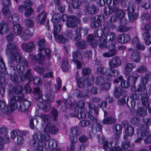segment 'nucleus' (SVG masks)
Segmentation results:
<instances>
[{
  "label": "nucleus",
  "instance_id": "nucleus-1",
  "mask_svg": "<svg viewBox=\"0 0 151 151\" xmlns=\"http://www.w3.org/2000/svg\"><path fill=\"white\" fill-rule=\"evenodd\" d=\"M33 137L35 140H40L37 142L34 140L32 142L34 148L36 149L37 151H43L46 144V141L50 139V135L48 134L44 135L39 131L34 134Z\"/></svg>",
  "mask_w": 151,
  "mask_h": 151
},
{
  "label": "nucleus",
  "instance_id": "nucleus-2",
  "mask_svg": "<svg viewBox=\"0 0 151 151\" xmlns=\"http://www.w3.org/2000/svg\"><path fill=\"white\" fill-rule=\"evenodd\" d=\"M7 47L6 52L9 57V63L12 64L15 61L18 62H19L22 58V55L20 53L18 47L13 42L9 43Z\"/></svg>",
  "mask_w": 151,
  "mask_h": 151
},
{
  "label": "nucleus",
  "instance_id": "nucleus-3",
  "mask_svg": "<svg viewBox=\"0 0 151 151\" xmlns=\"http://www.w3.org/2000/svg\"><path fill=\"white\" fill-rule=\"evenodd\" d=\"M104 32L102 29H96L94 32V37L92 35H89L87 37V41L90 44L92 47H96L97 46V41L101 40L104 39L103 38Z\"/></svg>",
  "mask_w": 151,
  "mask_h": 151
},
{
  "label": "nucleus",
  "instance_id": "nucleus-4",
  "mask_svg": "<svg viewBox=\"0 0 151 151\" xmlns=\"http://www.w3.org/2000/svg\"><path fill=\"white\" fill-rule=\"evenodd\" d=\"M72 57L73 59L72 60V62L76 64V68L78 69H80L82 64L78 58L81 60H83V57L82 55V52L78 50L74 51L72 53Z\"/></svg>",
  "mask_w": 151,
  "mask_h": 151
},
{
  "label": "nucleus",
  "instance_id": "nucleus-5",
  "mask_svg": "<svg viewBox=\"0 0 151 151\" xmlns=\"http://www.w3.org/2000/svg\"><path fill=\"white\" fill-rule=\"evenodd\" d=\"M149 127L146 124H144L142 127L141 131L137 133L138 138L135 142H137L141 140L145 137H146L150 134L148 130Z\"/></svg>",
  "mask_w": 151,
  "mask_h": 151
},
{
  "label": "nucleus",
  "instance_id": "nucleus-6",
  "mask_svg": "<svg viewBox=\"0 0 151 151\" xmlns=\"http://www.w3.org/2000/svg\"><path fill=\"white\" fill-rule=\"evenodd\" d=\"M77 22L81 24L79 19L76 16H71L67 22L66 25L68 27L73 28L77 27Z\"/></svg>",
  "mask_w": 151,
  "mask_h": 151
},
{
  "label": "nucleus",
  "instance_id": "nucleus-7",
  "mask_svg": "<svg viewBox=\"0 0 151 151\" xmlns=\"http://www.w3.org/2000/svg\"><path fill=\"white\" fill-rule=\"evenodd\" d=\"M9 105L12 107L14 109H16L18 107L17 103L20 101L19 96H18L12 95L10 91L9 95Z\"/></svg>",
  "mask_w": 151,
  "mask_h": 151
},
{
  "label": "nucleus",
  "instance_id": "nucleus-8",
  "mask_svg": "<svg viewBox=\"0 0 151 151\" xmlns=\"http://www.w3.org/2000/svg\"><path fill=\"white\" fill-rule=\"evenodd\" d=\"M58 131V129L49 122L46 123L43 130V132L45 133H49L52 134H55Z\"/></svg>",
  "mask_w": 151,
  "mask_h": 151
},
{
  "label": "nucleus",
  "instance_id": "nucleus-9",
  "mask_svg": "<svg viewBox=\"0 0 151 151\" xmlns=\"http://www.w3.org/2000/svg\"><path fill=\"white\" fill-rule=\"evenodd\" d=\"M29 58L32 60L33 59L38 64L41 65L43 64L45 60V56L41 53L35 55H30Z\"/></svg>",
  "mask_w": 151,
  "mask_h": 151
},
{
  "label": "nucleus",
  "instance_id": "nucleus-10",
  "mask_svg": "<svg viewBox=\"0 0 151 151\" xmlns=\"http://www.w3.org/2000/svg\"><path fill=\"white\" fill-rule=\"evenodd\" d=\"M98 11V7L93 4L87 5L84 9V11L86 14H96Z\"/></svg>",
  "mask_w": 151,
  "mask_h": 151
},
{
  "label": "nucleus",
  "instance_id": "nucleus-11",
  "mask_svg": "<svg viewBox=\"0 0 151 151\" xmlns=\"http://www.w3.org/2000/svg\"><path fill=\"white\" fill-rule=\"evenodd\" d=\"M87 104L90 109L89 111L87 113L88 118L93 122L96 123L97 122V119L95 116H93V112L92 111V110H93L96 106L91 103L87 102Z\"/></svg>",
  "mask_w": 151,
  "mask_h": 151
},
{
  "label": "nucleus",
  "instance_id": "nucleus-12",
  "mask_svg": "<svg viewBox=\"0 0 151 151\" xmlns=\"http://www.w3.org/2000/svg\"><path fill=\"white\" fill-rule=\"evenodd\" d=\"M2 106H3V107H1V109L0 110V116L3 114L4 113L6 114H10L12 113V111L15 109H14L12 107L6 105V103L4 102H1Z\"/></svg>",
  "mask_w": 151,
  "mask_h": 151
},
{
  "label": "nucleus",
  "instance_id": "nucleus-13",
  "mask_svg": "<svg viewBox=\"0 0 151 151\" xmlns=\"http://www.w3.org/2000/svg\"><path fill=\"white\" fill-rule=\"evenodd\" d=\"M33 4L31 0H26L22 2V4H20L18 8V11L20 13H22L24 9H26L28 8L31 7Z\"/></svg>",
  "mask_w": 151,
  "mask_h": 151
},
{
  "label": "nucleus",
  "instance_id": "nucleus-14",
  "mask_svg": "<svg viewBox=\"0 0 151 151\" xmlns=\"http://www.w3.org/2000/svg\"><path fill=\"white\" fill-rule=\"evenodd\" d=\"M109 51L108 52L104 53L103 54L104 57L109 58L115 55L116 50V47L114 44H111L109 46Z\"/></svg>",
  "mask_w": 151,
  "mask_h": 151
},
{
  "label": "nucleus",
  "instance_id": "nucleus-15",
  "mask_svg": "<svg viewBox=\"0 0 151 151\" xmlns=\"http://www.w3.org/2000/svg\"><path fill=\"white\" fill-rule=\"evenodd\" d=\"M129 52H131V59L136 63H138L140 60L139 53L136 50H133L132 48L128 49Z\"/></svg>",
  "mask_w": 151,
  "mask_h": 151
},
{
  "label": "nucleus",
  "instance_id": "nucleus-16",
  "mask_svg": "<svg viewBox=\"0 0 151 151\" xmlns=\"http://www.w3.org/2000/svg\"><path fill=\"white\" fill-rule=\"evenodd\" d=\"M139 76L136 73H133L131 76L128 78V82L130 85L132 87V89L135 91V84Z\"/></svg>",
  "mask_w": 151,
  "mask_h": 151
},
{
  "label": "nucleus",
  "instance_id": "nucleus-17",
  "mask_svg": "<svg viewBox=\"0 0 151 151\" xmlns=\"http://www.w3.org/2000/svg\"><path fill=\"white\" fill-rule=\"evenodd\" d=\"M121 64V60L117 56L113 57L109 63V66L112 68H116L120 65Z\"/></svg>",
  "mask_w": 151,
  "mask_h": 151
},
{
  "label": "nucleus",
  "instance_id": "nucleus-18",
  "mask_svg": "<svg viewBox=\"0 0 151 151\" xmlns=\"http://www.w3.org/2000/svg\"><path fill=\"white\" fill-rule=\"evenodd\" d=\"M37 106L45 111L47 112L49 111L51 107L50 104L47 103L45 101H37Z\"/></svg>",
  "mask_w": 151,
  "mask_h": 151
},
{
  "label": "nucleus",
  "instance_id": "nucleus-19",
  "mask_svg": "<svg viewBox=\"0 0 151 151\" xmlns=\"http://www.w3.org/2000/svg\"><path fill=\"white\" fill-rule=\"evenodd\" d=\"M134 128L130 124H127L125 129V132L126 135H124V140H126L127 139V136H132L134 134Z\"/></svg>",
  "mask_w": 151,
  "mask_h": 151
},
{
  "label": "nucleus",
  "instance_id": "nucleus-20",
  "mask_svg": "<svg viewBox=\"0 0 151 151\" xmlns=\"http://www.w3.org/2000/svg\"><path fill=\"white\" fill-rule=\"evenodd\" d=\"M122 127L120 124H115L113 127V132L114 134V137L116 139H118L122 133Z\"/></svg>",
  "mask_w": 151,
  "mask_h": 151
},
{
  "label": "nucleus",
  "instance_id": "nucleus-21",
  "mask_svg": "<svg viewBox=\"0 0 151 151\" xmlns=\"http://www.w3.org/2000/svg\"><path fill=\"white\" fill-rule=\"evenodd\" d=\"M35 47L34 42L33 41L29 42L28 44L24 43L22 45V47L25 52H31L34 49Z\"/></svg>",
  "mask_w": 151,
  "mask_h": 151
},
{
  "label": "nucleus",
  "instance_id": "nucleus-22",
  "mask_svg": "<svg viewBox=\"0 0 151 151\" xmlns=\"http://www.w3.org/2000/svg\"><path fill=\"white\" fill-rule=\"evenodd\" d=\"M130 36L127 34L124 33L119 35L117 37V40L119 42L123 44L130 41Z\"/></svg>",
  "mask_w": 151,
  "mask_h": 151
},
{
  "label": "nucleus",
  "instance_id": "nucleus-23",
  "mask_svg": "<svg viewBox=\"0 0 151 151\" xmlns=\"http://www.w3.org/2000/svg\"><path fill=\"white\" fill-rule=\"evenodd\" d=\"M30 103L28 101L24 100L20 103L19 110L22 112L27 111L30 107Z\"/></svg>",
  "mask_w": 151,
  "mask_h": 151
},
{
  "label": "nucleus",
  "instance_id": "nucleus-24",
  "mask_svg": "<svg viewBox=\"0 0 151 151\" xmlns=\"http://www.w3.org/2000/svg\"><path fill=\"white\" fill-rule=\"evenodd\" d=\"M86 110H80V111L78 110V113L76 114V112L70 114V116L71 117H77L79 119H83L86 117Z\"/></svg>",
  "mask_w": 151,
  "mask_h": 151
},
{
  "label": "nucleus",
  "instance_id": "nucleus-25",
  "mask_svg": "<svg viewBox=\"0 0 151 151\" xmlns=\"http://www.w3.org/2000/svg\"><path fill=\"white\" fill-rule=\"evenodd\" d=\"M54 31L53 34L55 38H59V37H62V35L58 34L60 33L61 27V24H53Z\"/></svg>",
  "mask_w": 151,
  "mask_h": 151
},
{
  "label": "nucleus",
  "instance_id": "nucleus-26",
  "mask_svg": "<svg viewBox=\"0 0 151 151\" xmlns=\"http://www.w3.org/2000/svg\"><path fill=\"white\" fill-rule=\"evenodd\" d=\"M47 17V14L45 11H43L37 16L36 19V22L42 24L45 22Z\"/></svg>",
  "mask_w": 151,
  "mask_h": 151
},
{
  "label": "nucleus",
  "instance_id": "nucleus-27",
  "mask_svg": "<svg viewBox=\"0 0 151 151\" xmlns=\"http://www.w3.org/2000/svg\"><path fill=\"white\" fill-rule=\"evenodd\" d=\"M9 28L8 25L5 22L0 24V34L3 35L9 31Z\"/></svg>",
  "mask_w": 151,
  "mask_h": 151
},
{
  "label": "nucleus",
  "instance_id": "nucleus-28",
  "mask_svg": "<svg viewBox=\"0 0 151 151\" xmlns=\"http://www.w3.org/2000/svg\"><path fill=\"white\" fill-rule=\"evenodd\" d=\"M116 9V6H113L112 7L109 6H106L104 9V13L105 15H109L112 12H114Z\"/></svg>",
  "mask_w": 151,
  "mask_h": 151
},
{
  "label": "nucleus",
  "instance_id": "nucleus-29",
  "mask_svg": "<svg viewBox=\"0 0 151 151\" xmlns=\"http://www.w3.org/2000/svg\"><path fill=\"white\" fill-rule=\"evenodd\" d=\"M136 114L138 116L142 117L146 116L147 115V109L141 107H138L137 110Z\"/></svg>",
  "mask_w": 151,
  "mask_h": 151
},
{
  "label": "nucleus",
  "instance_id": "nucleus-30",
  "mask_svg": "<svg viewBox=\"0 0 151 151\" xmlns=\"http://www.w3.org/2000/svg\"><path fill=\"white\" fill-rule=\"evenodd\" d=\"M14 32L15 35H20L23 34L22 28L19 24H17L14 25Z\"/></svg>",
  "mask_w": 151,
  "mask_h": 151
},
{
  "label": "nucleus",
  "instance_id": "nucleus-31",
  "mask_svg": "<svg viewBox=\"0 0 151 151\" xmlns=\"http://www.w3.org/2000/svg\"><path fill=\"white\" fill-rule=\"evenodd\" d=\"M10 138L7 135L6 136L2 137L0 135V149H2L4 148V143H7L10 142Z\"/></svg>",
  "mask_w": 151,
  "mask_h": 151
},
{
  "label": "nucleus",
  "instance_id": "nucleus-32",
  "mask_svg": "<svg viewBox=\"0 0 151 151\" xmlns=\"http://www.w3.org/2000/svg\"><path fill=\"white\" fill-rule=\"evenodd\" d=\"M85 104L84 101L80 100L78 101V104L77 106L75 107L74 109V112L76 114L78 113V110H83L85 109Z\"/></svg>",
  "mask_w": 151,
  "mask_h": 151
},
{
  "label": "nucleus",
  "instance_id": "nucleus-33",
  "mask_svg": "<svg viewBox=\"0 0 151 151\" xmlns=\"http://www.w3.org/2000/svg\"><path fill=\"white\" fill-rule=\"evenodd\" d=\"M96 83L99 86L104 85L105 86L109 87V84L105 83L103 77L100 76H98L96 77Z\"/></svg>",
  "mask_w": 151,
  "mask_h": 151
},
{
  "label": "nucleus",
  "instance_id": "nucleus-34",
  "mask_svg": "<svg viewBox=\"0 0 151 151\" xmlns=\"http://www.w3.org/2000/svg\"><path fill=\"white\" fill-rule=\"evenodd\" d=\"M116 9L115 11L116 16L119 18L120 20L123 19L125 15V13L122 10L119 9L118 7L116 6Z\"/></svg>",
  "mask_w": 151,
  "mask_h": 151
},
{
  "label": "nucleus",
  "instance_id": "nucleus-35",
  "mask_svg": "<svg viewBox=\"0 0 151 151\" xmlns=\"http://www.w3.org/2000/svg\"><path fill=\"white\" fill-rule=\"evenodd\" d=\"M116 119L111 117H109L104 118L102 121V123L104 124H110L116 122Z\"/></svg>",
  "mask_w": 151,
  "mask_h": 151
},
{
  "label": "nucleus",
  "instance_id": "nucleus-36",
  "mask_svg": "<svg viewBox=\"0 0 151 151\" xmlns=\"http://www.w3.org/2000/svg\"><path fill=\"white\" fill-rule=\"evenodd\" d=\"M34 92L35 93L34 97L36 100H38L42 97V93L39 88L36 87L34 88Z\"/></svg>",
  "mask_w": 151,
  "mask_h": 151
},
{
  "label": "nucleus",
  "instance_id": "nucleus-37",
  "mask_svg": "<svg viewBox=\"0 0 151 151\" xmlns=\"http://www.w3.org/2000/svg\"><path fill=\"white\" fill-rule=\"evenodd\" d=\"M109 71L107 76L110 77H116L119 75L118 71L115 69L110 67L108 68Z\"/></svg>",
  "mask_w": 151,
  "mask_h": 151
},
{
  "label": "nucleus",
  "instance_id": "nucleus-38",
  "mask_svg": "<svg viewBox=\"0 0 151 151\" xmlns=\"http://www.w3.org/2000/svg\"><path fill=\"white\" fill-rule=\"evenodd\" d=\"M116 39V36L115 33L109 32L106 35L105 39L106 40L109 41H114Z\"/></svg>",
  "mask_w": 151,
  "mask_h": 151
},
{
  "label": "nucleus",
  "instance_id": "nucleus-39",
  "mask_svg": "<svg viewBox=\"0 0 151 151\" xmlns=\"http://www.w3.org/2000/svg\"><path fill=\"white\" fill-rule=\"evenodd\" d=\"M147 80L146 79L143 80L138 85L137 90V91L142 92L145 90L146 88L145 83L147 82Z\"/></svg>",
  "mask_w": 151,
  "mask_h": 151
},
{
  "label": "nucleus",
  "instance_id": "nucleus-40",
  "mask_svg": "<svg viewBox=\"0 0 151 151\" xmlns=\"http://www.w3.org/2000/svg\"><path fill=\"white\" fill-rule=\"evenodd\" d=\"M118 78L121 81V86L123 88H128L130 86V83H129L128 81H126L123 79V78L122 76H119L118 77Z\"/></svg>",
  "mask_w": 151,
  "mask_h": 151
},
{
  "label": "nucleus",
  "instance_id": "nucleus-41",
  "mask_svg": "<svg viewBox=\"0 0 151 151\" xmlns=\"http://www.w3.org/2000/svg\"><path fill=\"white\" fill-rule=\"evenodd\" d=\"M122 89L121 87H116L114 89L113 91V95L116 99H118L119 98L121 95L122 92Z\"/></svg>",
  "mask_w": 151,
  "mask_h": 151
},
{
  "label": "nucleus",
  "instance_id": "nucleus-42",
  "mask_svg": "<svg viewBox=\"0 0 151 151\" xmlns=\"http://www.w3.org/2000/svg\"><path fill=\"white\" fill-rule=\"evenodd\" d=\"M96 71L98 73L101 75L107 76L109 70L108 68L107 69L103 67L99 66L97 67Z\"/></svg>",
  "mask_w": 151,
  "mask_h": 151
},
{
  "label": "nucleus",
  "instance_id": "nucleus-43",
  "mask_svg": "<svg viewBox=\"0 0 151 151\" xmlns=\"http://www.w3.org/2000/svg\"><path fill=\"white\" fill-rule=\"evenodd\" d=\"M23 87L20 85H15L12 88V91L17 94H20L22 93Z\"/></svg>",
  "mask_w": 151,
  "mask_h": 151
},
{
  "label": "nucleus",
  "instance_id": "nucleus-44",
  "mask_svg": "<svg viewBox=\"0 0 151 151\" xmlns=\"http://www.w3.org/2000/svg\"><path fill=\"white\" fill-rule=\"evenodd\" d=\"M77 47L80 50H83L86 48L87 45L86 42L83 41H81L77 42L76 43Z\"/></svg>",
  "mask_w": 151,
  "mask_h": 151
},
{
  "label": "nucleus",
  "instance_id": "nucleus-45",
  "mask_svg": "<svg viewBox=\"0 0 151 151\" xmlns=\"http://www.w3.org/2000/svg\"><path fill=\"white\" fill-rule=\"evenodd\" d=\"M134 146V144H131L130 141L122 142V148L124 150H126L128 149L129 147Z\"/></svg>",
  "mask_w": 151,
  "mask_h": 151
},
{
  "label": "nucleus",
  "instance_id": "nucleus-46",
  "mask_svg": "<svg viewBox=\"0 0 151 151\" xmlns=\"http://www.w3.org/2000/svg\"><path fill=\"white\" fill-rule=\"evenodd\" d=\"M45 40L43 39H40L39 40L38 43L39 51L41 52L43 50L45 46Z\"/></svg>",
  "mask_w": 151,
  "mask_h": 151
},
{
  "label": "nucleus",
  "instance_id": "nucleus-47",
  "mask_svg": "<svg viewBox=\"0 0 151 151\" xmlns=\"http://www.w3.org/2000/svg\"><path fill=\"white\" fill-rule=\"evenodd\" d=\"M81 27H79L75 29V35L73 36V38H74V40L77 41L79 40L81 38Z\"/></svg>",
  "mask_w": 151,
  "mask_h": 151
},
{
  "label": "nucleus",
  "instance_id": "nucleus-48",
  "mask_svg": "<svg viewBox=\"0 0 151 151\" xmlns=\"http://www.w3.org/2000/svg\"><path fill=\"white\" fill-rule=\"evenodd\" d=\"M71 133L74 135L78 136L81 134V132L78 127H73L70 129Z\"/></svg>",
  "mask_w": 151,
  "mask_h": 151
},
{
  "label": "nucleus",
  "instance_id": "nucleus-49",
  "mask_svg": "<svg viewBox=\"0 0 151 151\" xmlns=\"http://www.w3.org/2000/svg\"><path fill=\"white\" fill-rule=\"evenodd\" d=\"M93 126H91L89 127V128H91V130H92L91 132L93 134H95L96 133L97 131L99 132H101L102 131V125L99 123H96V131L94 132H93Z\"/></svg>",
  "mask_w": 151,
  "mask_h": 151
},
{
  "label": "nucleus",
  "instance_id": "nucleus-50",
  "mask_svg": "<svg viewBox=\"0 0 151 151\" xmlns=\"http://www.w3.org/2000/svg\"><path fill=\"white\" fill-rule=\"evenodd\" d=\"M135 66L136 64L134 63H127L125 67V70L127 72H130L132 70L133 68Z\"/></svg>",
  "mask_w": 151,
  "mask_h": 151
},
{
  "label": "nucleus",
  "instance_id": "nucleus-51",
  "mask_svg": "<svg viewBox=\"0 0 151 151\" xmlns=\"http://www.w3.org/2000/svg\"><path fill=\"white\" fill-rule=\"evenodd\" d=\"M8 7L4 6L2 9V13L7 18H9L11 16V13Z\"/></svg>",
  "mask_w": 151,
  "mask_h": 151
},
{
  "label": "nucleus",
  "instance_id": "nucleus-52",
  "mask_svg": "<svg viewBox=\"0 0 151 151\" xmlns=\"http://www.w3.org/2000/svg\"><path fill=\"white\" fill-rule=\"evenodd\" d=\"M8 7L4 6L2 9V13L7 18H9L11 16V13Z\"/></svg>",
  "mask_w": 151,
  "mask_h": 151
},
{
  "label": "nucleus",
  "instance_id": "nucleus-53",
  "mask_svg": "<svg viewBox=\"0 0 151 151\" xmlns=\"http://www.w3.org/2000/svg\"><path fill=\"white\" fill-rule=\"evenodd\" d=\"M10 78L14 83H19L20 81V78L16 73H14L13 75L12 74Z\"/></svg>",
  "mask_w": 151,
  "mask_h": 151
},
{
  "label": "nucleus",
  "instance_id": "nucleus-54",
  "mask_svg": "<svg viewBox=\"0 0 151 151\" xmlns=\"http://www.w3.org/2000/svg\"><path fill=\"white\" fill-rule=\"evenodd\" d=\"M79 51L80 52V51ZM81 52H82V55H83L88 60H89L91 58L92 55L91 50H86L84 52L81 51Z\"/></svg>",
  "mask_w": 151,
  "mask_h": 151
},
{
  "label": "nucleus",
  "instance_id": "nucleus-55",
  "mask_svg": "<svg viewBox=\"0 0 151 151\" xmlns=\"http://www.w3.org/2000/svg\"><path fill=\"white\" fill-rule=\"evenodd\" d=\"M68 68L69 65L67 60L66 58L64 59L63 61L62 69L65 72L68 70Z\"/></svg>",
  "mask_w": 151,
  "mask_h": 151
},
{
  "label": "nucleus",
  "instance_id": "nucleus-56",
  "mask_svg": "<svg viewBox=\"0 0 151 151\" xmlns=\"http://www.w3.org/2000/svg\"><path fill=\"white\" fill-rule=\"evenodd\" d=\"M65 37L68 39H73L74 35L73 32L70 30H68L64 33Z\"/></svg>",
  "mask_w": 151,
  "mask_h": 151
},
{
  "label": "nucleus",
  "instance_id": "nucleus-57",
  "mask_svg": "<svg viewBox=\"0 0 151 151\" xmlns=\"http://www.w3.org/2000/svg\"><path fill=\"white\" fill-rule=\"evenodd\" d=\"M24 16L26 17H29L34 12L33 9L32 7L25 9Z\"/></svg>",
  "mask_w": 151,
  "mask_h": 151
},
{
  "label": "nucleus",
  "instance_id": "nucleus-58",
  "mask_svg": "<svg viewBox=\"0 0 151 151\" xmlns=\"http://www.w3.org/2000/svg\"><path fill=\"white\" fill-rule=\"evenodd\" d=\"M48 146L51 149L56 148L57 146L56 141L53 139H51L49 142Z\"/></svg>",
  "mask_w": 151,
  "mask_h": 151
},
{
  "label": "nucleus",
  "instance_id": "nucleus-59",
  "mask_svg": "<svg viewBox=\"0 0 151 151\" xmlns=\"http://www.w3.org/2000/svg\"><path fill=\"white\" fill-rule=\"evenodd\" d=\"M73 140H72L69 149V151H74L75 149L74 143L77 141V138L76 137H72Z\"/></svg>",
  "mask_w": 151,
  "mask_h": 151
},
{
  "label": "nucleus",
  "instance_id": "nucleus-60",
  "mask_svg": "<svg viewBox=\"0 0 151 151\" xmlns=\"http://www.w3.org/2000/svg\"><path fill=\"white\" fill-rule=\"evenodd\" d=\"M81 4V2L78 0H73L72 6L74 9H78Z\"/></svg>",
  "mask_w": 151,
  "mask_h": 151
},
{
  "label": "nucleus",
  "instance_id": "nucleus-61",
  "mask_svg": "<svg viewBox=\"0 0 151 151\" xmlns=\"http://www.w3.org/2000/svg\"><path fill=\"white\" fill-rule=\"evenodd\" d=\"M24 22L25 25L29 27H32L34 25V22L30 19H24Z\"/></svg>",
  "mask_w": 151,
  "mask_h": 151
},
{
  "label": "nucleus",
  "instance_id": "nucleus-62",
  "mask_svg": "<svg viewBox=\"0 0 151 151\" xmlns=\"http://www.w3.org/2000/svg\"><path fill=\"white\" fill-rule=\"evenodd\" d=\"M129 29L128 27L121 24V25L118 27L117 30L119 32H126L128 31Z\"/></svg>",
  "mask_w": 151,
  "mask_h": 151
},
{
  "label": "nucleus",
  "instance_id": "nucleus-63",
  "mask_svg": "<svg viewBox=\"0 0 151 151\" xmlns=\"http://www.w3.org/2000/svg\"><path fill=\"white\" fill-rule=\"evenodd\" d=\"M85 78L81 77L77 80V83L78 86L80 88H81L84 86Z\"/></svg>",
  "mask_w": 151,
  "mask_h": 151
},
{
  "label": "nucleus",
  "instance_id": "nucleus-64",
  "mask_svg": "<svg viewBox=\"0 0 151 151\" xmlns=\"http://www.w3.org/2000/svg\"><path fill=\"white\" fill-rule=\"evenodd\" d=\"M8 130L7 128L4 127L0 128V135L3 137L6 136L8 134Z\"/></svg>",
  "mask_w": 151,
  "mask_h": 151
}]
</instances>
